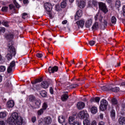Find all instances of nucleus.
<instances>
[{
	"label": "nucleus",
	"instance_id": "1",
	"mask_svg": "<svg viewBox=\"0 0 125 125\" xmlns=\"http://www.w3.org/2000/svg\"><path fill=\"white\" fill-rule=\"evenodd\" d=\"M8 48L6 57L7 59L9 61L12 59V56H15L16 55V50L15 49L14 46L10 45V44H8Z\"/></svg>",
	"mask_w": 125,
	"mask_h": 125
},
{
	"label": "nucleus",
	"instance_id": "2",
	"mask_svg": "<svg viewBox=\"0 0 125 125\" xmlns=\"http://www.w3.org/2000/svg\"><path fill=\"white\" fill-rule=\"evenodd\" d=\"M20 117V116H18V113H17V112L13 113L11 116L7 120L8 124L10 125H16V120Z\"/></svg>",
	"mask_w": 125,
	"mask_h": 125
},
{
	"label": "nucleus",
	"instance_id": "3",
	"mask_svg": "<svg viewBox=\"0 0 125 125\" xmlns=\"http://www.w3.org/2000/svg\"><path fill=\"white\" fill-rule=\"evenodd\" d=\"M108 106V102L106 100H102L101 101V104L100 105V110L101 111H105L107 109Z\"/></svg>",
	"mask_w": 125,
	"mask_h": 125
},
{
	"label": "nucleus",
	"instance_id": "4",
	"mask_svg": "<svg viewBox=\"0 0 125 125\" xmlns=\"http://www.w3.org/2000/svg\"><path fill=\"white\" fill-rule=\"evenodd\" d=\"M99 7L100 10H102L104 14H106V13L108 11V9L107 8V6H106V4L102 2H99Z\"/></svg>",
	"mask_w": 125,
	"mask_h": 125
},
{
	"label": "nucleus",
	"instance_id": "5",
	"mask_svg": "<svg viewBox=\"0 0 125 125\" xmlns=\"http://www.w3.org/2000/svg\"><path fill=\"white\" fill-rule=\"evenodd\" d=\"M78 117L81 120H83V119H87V118L89 117V115L87 112L84 111V110H82L80 111L78 113Z\"/></svg>",
	"mask_w": 125,
	"mask_h": 125
},
{
	"label": "nucleus",
	"instance_id": "6",
	"mask_svg": "<svg viewBox=\"0 0 125 125\" xmlns=\"http://www.w3.org/2000/svg\"><path fill=\"white\" fill-rule=\"evenodd\" d=\"M44 125H49L52 123V119L50 116H47L43 119Z\"/></svg>",
	"mask_w": 125,
	"mask_h": 125
},
{
	"label": "nucleus",
	"instance_id": "7",
	"mask_svg": "<svg viewBox=\"0 0 125 125\" xmlns=\"http://www.w3.org/2000/svg\"><path fill=\"white\" fill-rule=\"evenodd\" d=\"M44 6L47 12H50L52 10V5L49 2L45 3Z\"/></svg>",
	"mask_w": 125,
	"mask_h": 125
},
{
	"label": "nucleus",
	"instance_id": "8",
	"mask_svg": "<svg viewBox=\"0 0 125 125\" xmlns=\"http://www.w3.org/2000/svg\"><path fill=\"white\" fill-rule=\"evenodd\" d=\"M15 61H13L10 63V65L8 66L7 68V73H8L9 74L11 73V72H12V69L13 67H15Z\"/></svg>",
	"mask_w": 125,
	"mask_h": 125
},
{
	"label": "nucleus",
	"instance_id": "9",
	"mask_svg": "<svg viewBox=\"0 0 125 125\" xmlns=\"http://www.w3.org/2000/svg\"><path fill=\"white\" fill-rule=\"evenodd\" d=\"M58 71V66H54L53 67L49 66L48 68V71L50 74H52L57 72Z\"/></svg>",
	"mask_w": 125,
	"mask_h": 125
},
{
	"label": "nucleus",
	"instance_id": "10",
	"mask_svg": "<svg viewBox=\"0 0 125 125\" xmlns=\"http://www.w3.org/2000/svg\"><path fill=\"white\" fill-rule=\"evenodd\" d=\"M94 19L95 21L99 20L100 22H102V20H103V16H102V15H101L99 12H98L95 16Z\"/></svg>",
	"mask_w": 125,
	"mask_h": 125
},
{
	"label": "nucleus",
	"instance_id": "11",
	"mask_svg": "<svg viewBox=\"0 0 125 125\" xmlns=\"http://www.w3.org/2000/svg\"><path fill=\"white\" fill-rule=\"evenodd\" d=\"M82 16H83V11L82 10H78L75 16V20H79V18H81Z\"/></svg>",
	"mask_w": 125,
	"mask_h": 125
},
{
	"label": "nucleus",
	"instance_id": "12",
	"mask_svg": "<svg viewBox=\"0 0 125 125\" xmlns=\"http://www.w3.org/2000/svg\"><path fill=\"white\" fill-rule=\"evenodd\" d=\"M77 2L80 8H83L85 6V2L83 0H77Z\"/></svg>",
	"mask_w": 125,
	"mask_h": 125
},
{
	"label": "nucleus",
	"instance_id": "13",
	"mask_svg": "<svg viewBox=\"0 0 125 125\" xmlns=\"http://www.w3.org/2000/svg\"><path fill=\"white\" fill-rule=\"evenodd\" d=\"M84 106H85V104H84L83 102H79L77 103V107L78 110H82V109L84 108Z\"/></svg>",
	"mask_w": 125,
	"mask_h": 125
},
{
	"label": "nucleus",
	"instance_id": "14",
	"mask_svg": "<svg viewBox=\"0 0 125 125\" xmlns=\"http://www.w3.org/2000/svg\"><path fill=\"white\" fill-rule=\"evenodd\" d=\"M15 103L13 100H9L7 103V106L8 108H13Z\"/></svg>",
	"mask_w": 125,
	"mask_h": 125
},
{
	"label": "nucleus",
	"instance_id": "15",
	"mask_svg": "<svg viewBox=\"0 0 125 125\" xmlns=\"http://www.w3.org/2000/svg\"><path fill=\"white\" fill-rule=\"evenodd\" d=\"M76 24H77L78 28H80H80H83V25H84V21L83 20L77 21Z\"/></svg>",
	"mask_w": 125,
	"mask_h": 125
},
{
	"label": "nucleus",
	"instance_id": "16",
	"mask_svg": "<svg viewBox=\"0 0 125 125\" xmlns=\"http://www.w3.org/2000/svg\"><path fill=\"white\" fill-rule=\"evenodd\" d=\"M91 25H92V20L91 19H89L86 21L85 26L86 28H89L91 26Z\"/></svg>",
	"mask_w": 125,
	"mask_h": 125
},
{
	"label": "nucleus",
	"instance_id": "17",
	"mask_svg": "<svg viewBox=\"0 0 125 125\" xmlns=\"http://www.w3.org/2000/svg\"><path fill=\"white\" fill-rule=\"evenodd\" d=\"M69 98L68 96V92H66L65 94H63L61 97L62 101H67V100Z\"/></svg>",
	"mask_w": 125,
	"mask_h": 125
},
{
	"label": "nucleus",
	"instance_id": "18",
	"mask_svg": "<svg viewBox=\"0 0 125 125\" xmlns=\"http://www.w3.org/2000/svg\"><path fill=\"white\" fill-rule=\"evenodd\" d=\"M15 121L16 124H17V125H22V124H23V119L20 116L18 117V119L15 120Z\"/></svg>",
	"mask_w": 125,
	"mask_h": 125
},
{
	"label": "nucleus",
	"instance_id": "19",
	"mask_svg": "<svg viewBox=\"0 0 125 125\" xmlns=\"http://www.w3.org/2000/svg\"><path fill=\"white\" fill-rule=\"evenodd\" d=\"M118 123L120 125H125V118L124 117H121L118 120Z\"/></svg>",
	"mask_w": 125,
	"mask_h": 125
},
{
	"label": "nucleus",
	"instance_id": "20",
	"mask_svg": "<svg viewBox=\"0 0 125 125\" xmlns=\"http://www.w3.org/2000/svg\"><path fill=\"white\" fill-rule=\"evenodd\" d=\"M5 37L7 40H13V38L14 37V34L13 33H9L8 34H6L5 36Z\"/></svg>",
	"mask_w": 125,
	"mask_h": 125
},
{
	"label": "nucleus",
	"instance_id": "21",
	"mask_svg": "<svg viewBox=\"0 0 125 125\" xmlns=\"http://www.w3.org/2000/svg\"><path fill=\"white\" fill-rule=\"evenodd\" d=\"M68 123L69 125H73L75 123H76V121H75V118L73 116H70L68 119Z\"/></svg>",
	"mask_w": 125,
	"mask_h": 125
},
{
	"label": "nucleus",
	"instance_id": "22",
	"mask_svg": "<svg viewBox=\"0 0 125 125\" xmlns=\"http://www.w3.org/2000/svg\"><path fill=\"white\" fill-rule=\"evenodd\" d=\"M41 86L43 88H47L48 87V82L46 81L42 82L41 83Z\"/></svg>",
	"mask_w": 125,
	"mask_h": 125
},
{
	"label": "nucleus",
	"instance_id": "23",
	"mask_svg": "<svg viewBox=\"0 0 125 125\" xmlns=\"http://www.w3.org/2000/svg\"><path fill=\"white\" fill-rule=\"evenodd\" d=\"M110 90L112 91V92H119L120 91V87H112V86H110Z\"/></svg>",
	"mask_w": 125,
	"mask_h": 125
},
{
	"label": "nucleus",
	"instance_id": "24",
	"mask_svg": "<svg viewBox=\"0 0 125 125\" xmlns=\"http://www.w3.org/2000/svg\"><path fill=\"white\" fill-rule=\"evenodd\" d=\"M101 89L104 90V91H108V90H110L111 86L108 85L103 86L101 87Z\"/></svg>",
	"mask_w": 125,
	"mask_h": 125
},
{
	"label": "nucleus",
	"instance_id": "25",
	"mask_svg": "<svg viewBox=\"0 0 125 125\" xmlns=\"http://www.w3.org/2000/svg\"><path fill=\"white\" fill-rule=\"evenodd\" d=\"M90 101L91 102H96L97 103H99V101H100V97H97L95 98H92Z\"/></svg>",
	"mask_w": 125,
	"mask_h": 125
},
{
	"label": "nucleus",
	"instance_id": "26",
	"mask_svg": "<svg viewBox=\"0 0 125 125\" xmlns=\"http://www.w3.org/2000/svg\"><path fill=\"white\" fill-rule=\"evenodd\" d=\"M42 104V102H41L40 100H36L35 102V104L36 108H40L41 106V104Z\"/></svg>",
	"mask_w": 125,
	"mask_h": 125
},
{
	"label": "nucleus",
	"instance_id": "27",
	"mask_svg": "<svg viewBox=\"0 0 125 125\" xmlns=\"http://www.w3.org/2000/svg\"><path fill=\"white\" fill-rule=\"evenodd\" d=\"M58 121L60 124H64L65 123V117L61 116L59 117Z\"/></svg>",
	"mask_w": 125,
	"mask_h": 125
},
{
	"label": "nucleus",
	"instance_id": "28",
	"mask_svg": "<svg viewBox=\"0 0 125 125\" xmlns=\"http://www.w3.org/2000/svg\"><path fill=\"white\" fill-rule=\"evenodd\" d=\"M99 28V25H98V22H95L92 27V30H98Z\"/></svg>",
	"mask_w": 125,
	"mask_h": 125
},
{
	"label": "nucleus",
	"instance_id": "29",
	"mask_svg": "<svg viewBox=\"0 0 125 125\" xmlns=\"http://www.w3.org/2000/svg\"><path fill=\"white\" fill-rule=\"evenodd\" d=\"M28 100L31 102H34L36 100V97L33 96V95H30L28 96Z\"/></svg>",
	"mask_w": 125,
	"mask_h": 125
},
{
	"label": "nucleus",
	"instance_id": "30",
	"mask_svg": "<svg viewBox=\"0 0 125 125\" xmlns=\"http://www.w3.org/2000/svg\"><path fill=\"white\" fill-rule=\"evenodd\" d=\"M110 116L112 119H115V117H116V111L115 110L112 109L110 111Z\"/></svg>",
	"mask_w": 125,
	"mask_h": 125
},
{
	"label": "nucleus",
	"instance_id": "31",
	"mask_svg": "<svg viewBox=\"0 0 125 125\" xmlns=\"http://www.w3.org/2000/svg\"><path fill=\"white\" fill-rule=\"evenodd\" d=\"M40 94L42 97H46L47 96V93L44 90H42L40 92Z\"/></svg>",
	"mask_w": 125,
	"mask_h": 125
},
{
	"label": "nucleus",
	"instance_id": "32",
	"mask_svg": "<svg viewBox=\"0 0 125 125\" xmlns=\"http://www.w3.org/2000/svg\"><path fill=\"white\" fill-rule=\"evenodd\" d=\"M91 112L92 114H96L97 113V107L93 106L91 109Z\"/></svg>",
	"mask_w": 125,
	"mask_h": 125
},
{
	"label": "nucleus",
	"instance_id": "33",
	"mask_svg": "<svg viewBox=\"0 0 125 125\" xmlns=\"http://www.w3.org/2000/svg\"><path fill=\"white\" fill-rule=\"evenodd\" d=\"M115 7H116V8H120V7H121V1L119 0H116V1L115 2Z\"/></svg>",
	"mask_w": 125,
	"mask_h": 125
},
{
	"label": "nucleus",
	"instance_id": "34",
	"mask_svg": "<svg viewBox=\"0 0 125 125\" xmlns=\"http://www.w3.org/2000/svg\"><path fill=\"white\" fill-rule=\"evenodd\" d=\"M83 125H90V121L87 119H85L83 121Z\"/></svg>",
	"mask_w": 125,
	"mask_h": 125
},
{
	"label": "nucleus",
	"instance_id": "35",
	"mask_svg": "<svg viewBox=\"0 0 125 125\" xmlns=\"http://www.w3.org/2000/svg\"><path fill=\"white\" fill-rule=\"evenodd\" d=\"M111 21L112 24H116V22H117V18H116V17H112L111 19Z\"/></svg>",
	"mask_w": 125,
	"mask_h": 125
},
{
	"label": "nucleus",
	"instance_id": "36",
	"mask_svg": "<svg viewBox=\"0 0 125 125\" xmlns=\"http://www.w3.org/2000/svg\"><path fill=\"white\" fill-rule=\"evenodd\" d=\"M67 5V3L65 1H62L61 3V6L62 8H65Z\"/></svg>",
	"mask_w": 125,
	"mask_h": 125
},
{
	"label": "nucleus",
	"instance_id": "37",
	"mask_svg": "<svg viewBox=\"0 0 125 125\" xmlns=\"http://www.w3.org/2000/svg\"><path fill=\"white\" fill-rule=\"evenodd\" d=\"M6 117V113L4 112H0V119H3Z\"/></svg>",
	"mask_w": 125,
	"mask_h": 125
},
{
	"label": "nucleus",
	"instance_id": "38",
	"mask_svg": "<svg viewBox=\"0 0 125 125\" xmlns=\"http://www.w3.org/2000/svg\"><path fill=\"white\" fill-rule=\"evenodd\" d=\"M5 85L7 87H9V86H11V82L8 80H6L5 83Z\"/></svg>",
	"mask_w": 125,
	"mask_h": 125
},
{
	"label": "nucleus",
	"instance_id": "39",
	"mask_svg": "<svg viewBox=\"0 0 125 125\" xmlns=\"http://www.w3.org/2000/svg\"><path fill=\"white\" fill-rule=\"evenodd\" d=\"M43 109L41 108L40 110H38L37 112V114L39 116H41L42 114H43L44 112Z\"/></svg>",
	"mask_w": 125,
	"mask_h": 125
},
{
	"label": "nucleus",
	"instance_id": "40",
	"mask_svg": "<svg viewBox=\"0 0 125 125\" xmlns=\"http://www.w3.org/2000/svg\"><path fill=\"white\" fill-rule=\"evenodd\" d=\"M6 68L5 66H3V65H1L0 66V72H3L5 71Z\"/></svg>",
	"mask_w": 125,
	"mask_h": 125
},
{
	"label": "nucleus",
	"instance_id": "41",
	"mask_svg": "<svg viewBox=\"0 0 125 125\" xmlns=\"http://www.w3.org/2000/svg\"><path fill=\"white\" fill-rule=\"evenodd\" d=\"M103 25L104 27H107V25H108V21L105 19H104L103 21Z\"/></svg>",
	"mask_w": 125,
	"mask_h": 125
},
{
	"label": "nucleus",
	"instance_id": "42",
	"mask_svg": "<svg viewBox=\"0 0 125 125\" xmlns=\"http://www.w3.org/2000/svg\"><path fill=\"white\" fill-rule=\"evenodd\" d=\"M2 25H3V26H5V27H9V25L8 24V22L7 21H3L1 23Z\"/></svg>",
	"mask_w": 125,
	"mask_h": 125
},
{
	"label": "nucleus",
	"instance_id": "43",
	"mask_svg": "<svg viewBox=\"0 0 125 125\" xmlns=\"http://www.w3.org/2000/svg\"><path fill=\"white\" fill-rule=\"evenodd\" d=\"M8 9V7L7 6H4L1 9V11L3 12H6L7 11V9Z\"/></svg>",
	"mask_w": 125,
	"mask_h": 125
},
{
	"label": "nucleus",
	"instance_id": "44",
	"mask_svg": "<svg viewBox=\"0 0 125 125\" xmlns=\"http://www.w3.org/2000/svg\"><path fill=\"white\" fill-rule=\"evenodd\" d=\"M112 102L113 105H117V104H118V101L116 99H113L112 100Z\"/></svg>",
	"mask_w": 125,
	"mask_h": 125
},
{
	"label": "nucleus",
	"instance_id": "45",
	"mask_svg": "<svg viewBox=\"0 0 125 125\" xmlns=\"http://www.w3.org/2000/svg\"><path fill=\"white\" fill-rule=\"evenodd\" d=\"M5 32V28L0 27V34L1 33H4Z\"/></svg>",
	"mask_w": 125,
	"mask_h": 125
},
{
	"label": "nucleus",
	"instance_id": "46",
	"mask_svg": "<svg viewBox=\"0 0 125 125\" xmlns=\"http://www.w3.org/2000/svg\"><path fill=\"white\" fill-rule=\"evenodd\" d=\"M14 3L17 8H19V7H20V5H19V4H18V2L16 1V0H14Z\"/></svg>",
	"mask_w": 125,
	"mask_h": 125
},
{
	"label": "nucleus",
	"instance_id": "47",
	"mask_svg": "<svg viewBox=\"0 0 125 125\" xmlns=\"http://www.w3.org/2000/svg\"><path fill=\"white\" fill-rule=\"evenodd\" d=\"M47 108V104L46 103H44L43 104V106H42V108L43 110H46Z\"/></svg>",
	"mask_w": 125,
	"mask_h": 125
},
{
	"label": "nucleus",
	"instance_id": "48",
	"mask_svg": "<svg viewBox=\"0 0 125 125\" xmlns=\"http://www.w3.org/2000/svg\"><path fill=\"white\" fill-rule=\"evenodd\" d=\"M95 43H96L95 41H90L89 42V44L90 45H91V46H93V45H94V44H95Z\"/></svg>",
	"mask_w": 125,
	"mask_h": 125
},
{
	"label": "nucleus",
	"instance_id": "49",
	"mask_svg": "<svg viewBox=\"0 0 125 125\" xmlns=\"http://www.w3.org/2000/svg\"><path fill=\"white\" fill-rule=\"evenodd\" d=\"M28 17V14L26 13H23L22 14V18H23V19H25L26 17Z\"/></svg>",
	"mask_w": 125,
	"mask_h": 125
},
{
	"label": "nucleus",
	"instance_id": "50",
	"mask_svg": "<svg viewBox=\"0 0 125 125\" xmlns=\"http://www.w3.org/2000/svg\"><path fill=\"white\" fill-rule=\"evenodd\" d=\"M37 57H38V58H42V54H40V53H37L36 54Z\"/></svg>",
	"mask_w": 125,
	"mask_h": 125
},
{
	"label": "nucleus",
	"instance_id": "51",
	"mask_svg": "<svg viewBox=\"0 0 125 125\" xmlns=\"http://www.w3.org/2000/svg\"><path fill=\"white\" fill-rule=\"evenodd\" d=\"M31 120H32V123H35L36 121H37V118L36 117L34 116L32 118Z\"/></svg>",
	"mask_w": 125,
	"mask_h": 125
},
{
	"label": "nucleus",
	"instance_id": "52",
	"mask_svg": "<svg viewBox=\"0 0 125 125\" xmlns=\"http://www.w3.org/2000/svg\"><path fill=\"white\" fill-rule=\"evenodd\" d=\"M71 88H75V87H77V86H79V84H74L71 85Z\"/></svg>",
	"mask_w": 125,
	"mask_h": 125
},
{
	"label": "nucleus",
	"instance_id": "53",
	"mask_svg": "<svg viewBox=\"0 0 125 125\" xmlns=\"http://www.w3.org/2000/svg\"><path fill=\"white\" fill-rule=\"evenodd\" d=\"M72 125H81V123L79 122L78 121H75Z\"/></svg>",
	"mask_w": 125,
	"mask_h": 125
},
{
	"label": "nucleus",
	"instance_id": "54",
	"mask_svg": "<svg viewBox=\"0 0 125 125\" xmlns=\"http://www.w3.org/2000/svg\"><path fill=\"white\" fill-rule=\"evenodd\" d=\"M91 125H97V123L96 121L94 120L91 122Z\"/></svg>",
	"mask_w": 125,
	"mask_h": 125
},
{
	"label": "nucleus",
	"instance_id": "55",
	"mask_svg": "<svg viewBox=\"0 0 125 125\" xmlns=\"http://www.w3.org/2000/svg\"><path fill=\"white\" fill-rule=\"evenodd\" d=\"M92 4L94 5H97V1H96V0H92Z\"/></svg>",
	"mask_w": 125,
	"mask_h": 125
},
{
	"label": "nucleus",
	"instance_id": "56",
	"mask_svg": "<svg viewBox=\"0 0 125 125\" xmlns=\"http://www.w3.org/2000/svg\"><path fill=\"white\" fill-rule=\"evenodd\" d=\"M10 9H13L14 8V5L13 4H11L9 5Z\"/></svg>",
	"mask_w": 125,
	"mask_h": 125
},
{
	"label": "nucleus",
	"instance_id": "57",
	"mask_svg": "<svg viewBox=\"0 0 125 125\" xmlns=\"http://www.w3.org/2000/svg\"><path fill=\"white\" fill-rule=\"evenodd\" d=\"M98 125H105V123L103 121H101L99 123Z\"/></svg>",
	"mask_w": 125,
	"mask_h": 125
},
{
	"label": "nucleus",
	"instance_id": "58",
	"mask_svg": "<svg viewBox=\"0 0 125 125\" xmlns=\"http://www.w3.org/2000/svg\"><path fill=\"white\" fill-rule=\"evenodd\" d=\"M123 16H125V5L123 6Z\"/></svg>",
	"mask_w": 125,
	"mask_h": 125
},
{
	"label": "nucleus",
	"instance_id": "59",
	"mask_svg": "<svg viewBox=\"0 0 125 125\" xmlns=\"http://www.w3.org/2000/svg\"><path fill=\"white\" fill-rule=\"evenodd\" d=\"M50 92L51 94H53V88H52V87L50 88Z\"/></svg>",
	"mask_w": 125,
	"mask_h": 125
},
{
	"label": "nucleus",
	"instance_id": "60",
	"mask_svg": "<svg viewBox=\"0 0 125 125\" xmlns=\"http://www.w3.org/2000/svg\"><path fill=\"white\" fill-rule=\"evenodd\" d=\"M48 14L49 17H50V18H52V14L51 13V11L48 12Z\"/></svg>",
	"mask_w": 125,
	"mask_h": 125
},
{
	"label": "nucleus",
	"instance_id": "61",
	"mask_svg": "<svg viewBox=\"0 0 125 125\" xmlns=\"http://www.w3.org/2000/svg\"><path fill=\"white\" fill-rule=\"evenodd\" d=\"M56 10H57V11H59V10H60V9H59V5H56Z\"/></svg>",
	"mask_w": 125,
	"mask_h": 125
},
{
	"label": "nucleus",
	"instance_id": "62",
	"mask_svg": "<svg viewBox=\"0 0 125 125\" xmlns=\"http://www.w3.org/2000/svg\"><path fill=\"white\" fill-rule=\"evenodd\" d=\"M67 22H68V21H67V20H64V21H62V24L63 25H65V24H67Z\"/></svg>",
	"mask_w": 125,
	"mask_h": 125
},
{
	"label": "nucleus",
	"instance_id": "63",
	"mask_svg": "<svg viewBox=\"0 0 125 125\" xmlns=\"http://www.w3.org/2000/svg\"><path fill=\"white\" fill-rule=\"evenodd\" d=\"M36 80H37L38 83H41V82H42V78H41L40 79H37Z\"/></svg>",
	"mask_w": 125,
	"mask_h": 125
},
{
	"label": "nucleus",
	"instance_id": "64",
	"mask_svg": "<svg viewBox=\"0 0 125 125\" xmlns=\"http://www.w3.org/2000/svg\"><path fill=\"white\" fill-rule=\"evenodd\" d=\"M0 125H5L4 122L2 121H0Z\"/></svg>",
	"mask_w": 125,
	"mask_h": 125
}]
</instances>
